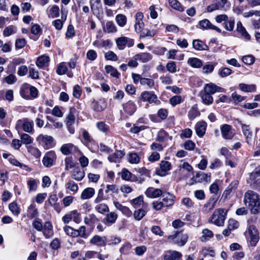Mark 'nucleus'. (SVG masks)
<instances>
[{
    "instance_id": "5",
    "label": "nucleus",
    "mask_w": 260,
    "mask_h": 260,
    "mask_svg": "<svg viewBox=\"0 0 260 260\" xmlns=\"http://www.w3.org/2000/svg\"><path fill=\"white\" fill-rule=\"evenodd\" d=\"M39 144L45 149H49L54 146V139L52 136L47 135L40 134L36 138Z\"/></svg>"
},
{
    "instance_id": "61",
    "label": "nucleus",
    "mask_w": 260,
    "mask_h": 260,
    "mask_svg": "<svg viewBox=\"0 0 260 260\" xmlns=\"http://www.w3.org/2000/svg\"><path fill=\"white\" fill-rule=\"evenodd\" d=\"M146 214V211L143 209H138L135 211L134 217L136 220H141Z\"/></svg>"
},
{
    "instance_id": "39",
    "label": "nucleus",
    "mask_w": 260,
    "mask_h": 260,
    "mask_svg": "<svg viewBox=\"0 0 260 260\" xmlns=\"http://www.w3.org/2000/svg\"><path fill=\"white\" fill-rule=\"evenodd\" d=\"M239 88L242 91L247 92H254L256 90V86L254 84L248 85L241 83L239 85Z\"/></svg>"
},
{
    "instance_id": "23",
    "label": "nucleus",
    "mask_w": 260,
    "mask_h": 260,
    "mask_svg": "<svg viewBox=\"0 0 260 260\" xmlns=\"http://www.w3.org/2000/svg\"><path fill=\"white\" fill-rule=\"evenodd\" d=\"M152 58V55L148 52H141L134 56V59L143 63L149 62Z\"/></svg>"
},
{
    "instance_id": "15",
    "label": "nucleus",
    "mask_w": 260,
    "mask_h": 260,
    "mask_svg": "<svg viewBox=\"0 0 260 260\" xmlns=\"http://www.w3.org/2000/svg\"><path fill=\"white\" fill-rule=\"evenodd\" d=\"M140 99L143 102L151 104L156 102L157 97L152 91H144L141 94Z\"/></svg>"
},
{
    "instance_id": "57",
    "label": "nucleus",
    "mask_w": 260,
    "mask_h": 260,
    "mask_svg": "<svg viewBox=\"0 0 260 260\" xmlns=\"http://www.w3.org/2000/svg\"><path fill=\"white\" fill-rule=\"evenodd\" d=\"M64 232L65 233L72 237L75 238L76 237V233L75 229L73 228L72 227L68 225H66L63 228Z\"/></svg>"
},
{
    "instance_id": "2",
    "label": "nucleus",
    "mask_w": 260,
    "mask_h": 260,
    "mask_svg": "<svg viewBox=\"0 0 260 260\" xmlns=\"http://www.w3.org/2000/svg\"><path fill=\"white\" fill-rule=\"evenodd\" d=\"M226 210L223 208H218L214 210L208 222L217 226H223L226 218Z\"/></svg>"
},
{
    "instance_id": "58",
    "label": "nucleus",
    "mask_w": 260,
    "mask_h": 260,
    "mask_svg": "<svg viewBox=\"0 0 260 260\" xmlns=\"http://www.w3.org/2000/svg\"><path fill=\"white\" fill-rule=\"evenodd\" d=\"M70 213L72 220L73 219V220L77 223H79L80 222V221H81L80 214L79 213H78L77 210H73V211H71Z\"/></svg>"
},
{
    "instance_id": "36",
    "label": "nucleus",
    "mask_w": 260,
    "mask_h": 260,
    "mask_svg": "<svg viewBox=\"0 0 260 260\" xmlns=\"http://www.w3.org/2000/svg\"><path fill=\"white\" fill-rule=\"evenodd\" d=\"M187 63L191 67L199 68L203 65L202 61L196 57H190L187 60Z\"/></svg>"
},
{
    "instance_id": "26",
    "label": "nucleus",
    "mask_w": 260,
    "mask_h": 260,
    "mask_svg": "<svg viewBox=\"0 0 260 260\" xmlns=\"http://www.w3.org/2000/svg\"><path fill=\"white\" fill-rule=\"evenodd\" d=\"M123 108L124 111L130 115H132L136 110L135 104L131 101H129L124 104Z\"/></svg>"
},
{
    "instance_id": "48",
    "label": "nucleus",
    "mask_w": 260,
    "mask_h": 260,
    "mask_svg": "<svg viewBox=\"0 0 260 260\" xmlns=\"http://www.w3.org/2000/svg\"><path fill=\"white\" fill-rule=\"evenodd\" d=\"M238 183L239 182L237 180L232 181L224 191V193L226 196L229 194L231 192L235 191L238 186Z\"/></svg>"
},
{
    "instance_id": "31",
    "label": "nucleus",
    "mask_w": 260,
    "mask_h": 260,
    "mask_svg": "<svg viewBox=\"0 0 260 260\" xmlns=\"http://www.w3.org/2000/svg\"><path fill=\"white\" fill-rule=\"evenodd\" d=\"M175 196L170 193H167L164 195V198L162 199L164 206L169 207L174 204V199Z\"/></svg>"
},
{
    "instance_id": "8",
    "label": "nucleus",
    "mask_w": 260,
    "mask_h": 260,
    "mask_svg": "<svg viewBox=\"0 0 260 260\" xmlns=\"http://www.w3.org/2000/svg\"><path fill=\"white\" fill-rule=\"evenodd\" d=\"M242 131L245 137V141L247 144L251 147L254 144V139L252 137V132L250 129V126L245 124H242Z\"/></svg>"
},
{
    "instance_id": "11",
    "label": "nucleus",
    "mask_w": 260,
    "mask_h": 260,
    "mask_svg": "<svg viewBox=\"0 0 260 260\" xmlns=\"http://www.w3.org/2000/svg\"><path fill=\"white\" fill-rule=\"evenodd\" d=\"M173 136L169 134L168 132L163 129H160L156 135V141L164 143L165 145H168L169 142H172Z\"/></svg>"
},
{
    "instance_id": "40",
    "label": "nucleus",
    "mask_w": 260,
    "mask_h": 260,
    "mask_svg": "<svg viewBox=\"0 0 260 260\" xmlns=\"http://www.w3.org/2000/svg\"><path fill=\"white\" fill-rule=\"evenodd\" d=\"M105 69L107 74H109L111 76L115 78H119L120 73L117 70L110 65L106 66Z\"/></svg>"
},
{
    "instance_id": "64",
    "label": "nucleus",
    "mask_w": 260,
    "mask_h": 260,
    "mask_svg": "<svg viewBox=\"0 0 260 260\" xmlns=\"http://www.w3.org/2000/svg\"><path fill=\"white\" fill-rule=\"evenodd\" d=\"M242 61L247 65H251L254 63L255 58L251 55H247L243 57Z\"/></svg>"
},
{
    "instance_id": "14",
    "label": "nucleus",
    "mask_w": 260,
    "mask_h": 260,
    "mask_svg": "<svg viewBox=\"0 0 260 260\" xmlns=\"http://www.w3.org/2000/svg\"><path fill=\"white\" fill-rule=\"evenodd\" d=\"M222 137L226 140H231L234 136V133L232 126L229 124H224L220 127Z\"/></svg>"
},
{
    "instance_id": "22",
    "label": "nucleus",
    "mask_w": 260,
    "mask_h": 260,
    "mask_svg": "<svg viewBox=\"0 0 260 260\" xmlns=\"http://www.w3.org/2000/svg\"><path fill=\"white\" fill-rule=\"evenodd\" d=\"M182 256L180 252L169 250L164 255V260H179Z\"/></svg>"
},
{
    "instance_id": "27",
    "label": "nucleus",
    "mask_w": 260,
    "mask_h": 260,
    "mask_svg": "<svg viewBox=\"0 0 260 260\" xmlns=\"http://www.w3.org/2000/svg\"><path fill=\"white\" fill-rule=\"evenodd\" d=\"M84 172L79 167L74 169L72 173V177L77 181H81L84 177Z\"/></svg>"
},
{
    "instance_id": "60",
    "label": "nucleus",
    "mask_w": 260,
    "mask_h": 260,
    "mask_svg": "<svg viewBox=\"0 0 260 260\" xmlns=\"http://www.w3.org/2000/svg\"><path fill=\"white\" fill-rule=\"evenodd\" d=\"M26 44L25 39H17L15 42L16 49H20L23 48Z\"/></svg>"
},
{
    "instance_id": "51",
    "label": "nucleus",
    "mask_w": 260,
    "mask_h": 260,
    "mask_svg": "<svg viewBox=\"0 0 260 260\" xmlns=\"http://www.w3.org/2000/svg\"><path fill=\"white\" fill-rule=\"evenodd\" d=\"M20 139L22 143L25 145L30 144L33 142V138L28 134L25 133L21 135Z\"/></svg>"
},
{
    "instance_id": "34",
    "label": "nucleus",
    "mask_w": 260,
    "mask_h": 260,
    "mask_svg": "<svg viewBox=\"0 0 260 260\" xmlns=\"http://www.w3.org/2000/svg\"><path fill=\"white\" fill-rule=\"evenodd\" d=\"M75 108L72 107L70 109L69 113L66 118V125H73L74 123L75 120Z\"/></svg>"
},
{
    "instance_id": "7",
    "label": "nucleus",
    "mask_w": 260,
    "mask_h": 260,
    "mask_svg": "<svg viewBox=\"0 0 260 260\" xmlns=\"http://www.w3.org/2000/svg\"><path fill=\"white\" fill-rule=\"evenodd\" d=\"M115 42L119 50H123L126 47H131L134 44V40L126 37H120L115 40Z\"/></svg>"
},
{
    "instance_id": "49",
    "label": "nucleus",
    "mask_w": 260,
    "mask_h": 260,
    "mask_svg": "<svg viewBox=\"0 0 260 260\" xmlns=\"http://www.w3.org/2000/svg\"><path fill=\"white\" fill-rule=\"evenodd\" d=\"M117 217L118 216L116 213L111 212L107 215L105 220L107 223L113 224L115 222Z\"/></svg>"
},
{
    "instance_id": "4",
    "label": "nucleus",
    "mask_w": 260,
    "mask_h": 260,
    "mask_svg": "<svg viewBox=\"0 0 260 260\" xmlns=\"http://www.w3.org/2000/svg\"><path fill=\"white\" fill-rule=\"evenodd\" d=\"M188 238L187 234L178 231H175L172 235L167 237L169 242L179 246H184L187 242Z\"/></svg>"
},
{
    "instance_id": "1",
    "label": "nucleus",
    "mask_w": 260,
    "mask_h": 260,
    "mask_svg": "<svg viewBox=\"0 0 260 260\" xmlns=\"http://www.w3.org/2000/svg\"><path fill=\"white\" fill-rule=\"evenodd\" d=\"M244 202L252 214L260 212V198L256 192L247 191L244 195Z\"/></svg>"
},
{
    "instance_id": "24",
    "label": "nucleus",
    "mask_w": 260,
    "mask_h": 260,
    "mask_svg": "<svg viewBox=\"0 0 260 260\" xmlns=\"http://www.w3.org/2000/svg\"><path fill=\"white\" fill-rule=\"evenodd\" d=\"M145 193L149 198H156L161 196L163 193V191L159 188L149 187L147 189Z\"/></svg>"
},
{
    "instance_id": "38",
    "label": "nucleus",
    "mask_w": 260,
    "mask_h": 260,
    "mask_svg": "<svg viewBox=\"0 0 260 260\" xmlns=\"http://www.w3.org/2000/svg\"><path fill=\"white\" fill-rule=\"evenodd\" d=\"M50 60L48 56L43 55L39 56L36 61V65L40 68H43Z\"/></svg>"
},
{
    "instance_id": "50",
    "label": "nucleus",
    "mask_w": 260,
    "mask_h": 260,
    "mask_svg": "<svg viewBox=\"0 0 260 260\" xmlns=\"http://www.w3.org/2000/svg\"><path fill=\"white\" fill-rule=\"evenodd\" d=\"M92 109L96 111H101L105 109V106L102 101L99 102L94 101L92 103Z\"/></svg>"
},
{
    "instance_id": "35",
    "label": "nucleus",
    "mask_w": 260,
    "mask_h": 260,
    "mask_svg": "<svg viewBox=\"0 0 260 260\" xmlns=\"http://www.w3.org/2000/svg\"><path fill=\"white\" fill-rule=\"evenodd\" d=\"M195 177L199 178L198 181L199 182H210L211 181V174L208 175L204 172L197 173L196 174Z\"/></svg>"
},
{
    "instance_id": "20",
    "label": "nucleus",
    "mask_w": 260,
    "mask_h": 260,
    "mask_svg": "<svg viewBox=\"0 0 260 260\" xmlns=\"http://www.w3.org/2000/svg\"><path fill=\"white\" fill-rule=\"evenodd\" d=\"M90 8L94 15H98L102 11L101 0H90Z\"/></svg>"
},
{
    "instance_id": "56",
    "label": "nucleus",
    "mask_w": 260,
    "mask_h": 260,
    "mask_svg": "<svg viewBox=\"0 0 260 260\" xmlns=\"http://www.w3.org/2000/svg\"><path fill=\"white\" fill-rule=\"evenodd\" d=\"M9 208L14 215L18 216L20 214V209L16 203H11L9 204Z\"/></svg>"
},
{
    "instance_id": "44",
    "label": "nucleus",
    "mask_w": 260,
    "mask_h": 260,
    "mask_svg": "<svg viewBox=\"0 0 260 260\" xmlns=\"http://www.w3.org/2000/svg\"><path fill=\"white\" fill-rule=\"evenodd\" d=\"M117 24L120 27H123L126 23V17L123 14H118L115 17Z\"/></svg>"
},
{
    "instance_id": "13",
    "label": "nucleus",
    "mask_w": 260,
    "mask_h": 260,
    "mask_svg": "<svg viewBox=\"0 0 260 260\" xmlns=\"http://www.w3.org/2000/svg\"><path fill=\"white\" fill-rule=\"evenodd\" d=\"M56 159L55 152L53 151H49L44 155L42 160L43 164L46 167H50L53 165Z\"/></svg>"
},
{
    "instance_id": "59",
    "label": "nucleus",
    "mask_w": 260,
    "mask_h": 260,
    "mask_svg": "<svg viewBox=\"0 0 260 260\" xmlns=\"http://www.w3.org/2000/svg\"><path fill=\"white\" fill-rule=\"evenodd\" d=\"M65 169L69 170L74 166V162L72 157H67L64 159Z\"/></svg>"
},
{
    "instance_id": "52",
    "label": "nucleus",
    "mask_w": 260,
    "mask_h": 260,
    "mask_svg": "<svg viewBox=\"0 0 260 260\" xmlns=\"http://www.w3.org/2000/svg\"><path fill=\"white\" fill-rule=\"evenodd\" d=\"M140 38L141 39L145 38H151L153 37L156 34V31L155 30H146L144 31H142L140 32Z\"/></svg>"
},
{
    "instance_id": "10",
    "label": "nucleus",
    "mask_w": 260,
    "mask_h": 260,
    "mask_svg": "<svg viewBox=\"0 0 260 260\" xmlns=\"http://www.w3.org/2000/svg\"><path fill=\"white\" fill-rule=\"evenodd\" d=\"M171 163L168 161L162 160L159 164V168L156 169V174L160 176H165L168 174V171L171 169Z\"/></svg>"
},
{
    "instance_id": "6",
    "label": "nucleus",
    "mask_w": 260,
    "mask_h": 260,
    "mask_svg": "<svg viewBox=\"0 0 260 260\" xmlns=\"http://www.w3.org/2000/svg\"><path fill=\"white\" fill-rule=\"evenodd\" d=\"M15 127L18 131L22 128L26 133H32L34 131V122L26 118L19 119L17 121Z\"/></svg>"
},
{
    "instance_id": "3",
    "label": "nucleus",
    "mask_w": 260,
    "mask_h": 260,
    "mask_svg": "<svg viewBox=\"0 0 260 260\" xmlns=\"http://www.w3.org/2000/svg\"><path fill=\"white\" fill-rule=\"evenodd\" d=\"M20 94L25 99L31 100L38 96V90L35 87L24 83L20 87Z\"/></svg>"
},
{
    "instance_id": "43",
    "label": "nucleus",
    "mask_w": 260,
    "mask_h": 260,
    "mask_svg": "<svg viewBox=\"0 0 260 260\" xmlns=\"http://www.w3.org/2000/svg\"><path fill=\"white\" fill-rule=\"evenodd\" d=\"M104 30L108 33H114L117 31V28L115 24L112 21H107Z\"/></svg>"
},
{
    "instance_id": "32",
    "label": "nucleus",
    "mask_w": 260,
    "mask_h": 260,
    "mask_svg": "<svg viewBox=\"0 0 260 260\" xmlns=\"http://www.w3.org/2000/svg\"><path fill=\"white\" fill-rule=\"evenodd\" d=\"M179 168L180 173L183 174L185 170L187 171V173L185 174V176L186 177H188L189 176V173L193 171L191 166L186 162H184L180 165Z\"/></svg>"
},
{
    "instance_id": "19",
    "label": "nucleus",
    "mask_w": 260,
    "mask_h": 260,
    "mask_svg": "<svg viewBox=\"0 0 260 260\" xmlns=\"http://www.w3.org/2000/svg\"><path fill=\"white\" fill-rule=\"evenodd\" d=\"M200 27L203 29H213L218 32H220L221 30L217 26L213 25L209 20L204 19L199 21Z\"/></svg>"
},
{
    "instance_id": "42",
    "label": "nucleus",
    "mask_w": 260,
    "mask_h": 260,
    "mask_svg": "<svg viewBox=\"0 0 260 260\" xmlns=\"http://www.w3.org/2000/svg\"><path fill=\"white\" fill-rule=\"evenodd\" d=\"M202 236L201 237V240L203 242L206 241L213 237V233L210 230L205 229L203 230Z\"/></svg>"
},
{
    "instance_id": "16",
    "label": "nucleus",
    "mask_w": 260,
    "mask_h": 260,
    "mask_svg": "<svg viewBox=\"0 0 260 260\" xmlns=\"http://www.w3.org/2000/svg\"><path fill=\"white\" fill-rule=\"evenodd\" d=\"M143 18L144 15L142 12H137L135 15V29L137 33L141 32L143 29L144 26V24L143 22Z\"/></svg>"
},
{
    "instance_id": "63",
    "label": "nucleus",
    "mask_w": 260,
    "mask_h": 260,
    "mask_svg": "<svg viewBox=\"0 0 260 260\" xmlns=\"http://www.w3.org/2000/svg\"><path fill=\"white\" fill-rule=\"evenodd\" d=\"M171 105L174 107L176 105L181 103L182 101V98L180 95H175L171 98L169 100Z\"/></svg>"
},
{
    "instance_id": "17",
    "label": "nucleus",
    "mask_w": 260,
    "mask_h": 260,
    "mask_svg": "<svg viewBox=\"0 0 260 260\" xmlns=\"http://www.w3.org/2000/svg\"><path fill=\"white\" fill-rule=\"evenodd\" d=\"M90 243L98 246L104 247L107 244V238L105 236L102 237L97 235H94L90 240Z\"/></svg>"
},
{
    "instance_id": "25",
    "label": "nucleus",
    "mask_w": 260,
    "mask_h": 260,
    "mask_svg": "<svg viewBox=\"0 0 260 260\" xmlns=\"http://www.w3.org/2000/svg\"><path fill=\"white\" fill-rule=\"evenodd\" d=\"M124 154L125 153L123 151L117 150L114 153L109 155L108 159L111 162H119Z\"/></svg>"
},
{
    "instance_id": "33",
    "label": "nucleus",
    "mask_w": 260,
    "mask_h": 260,
    "mask_svg": "<svg viewBox=\"0 0 260 260\" xmlns=\"http://www.w3.org/2000/svg\"><path fill=\"white\" fill-rule=\"evenodd\" d=\"M192 46L197 50H205L208 48V46L202 41L200 40H194L192 41Z\"/></svg>"
},
{
    "instance_id": "62",
    "label": "nucleus",
    "mask_w": 260,
    "mask_h": 260,
    "mask_svg": "<svg viewBox=\"0 0 260 260\" xmlns=\"http://www.w3.org/2000/svg\"><path fill=\"white\" fill-rule=\"evenodd\" d=\"M66 188L74 192H76L78 189L77 184L73 181H70L67 183Z\"/></svg>"
},
{
    "instance_id": "55",
    "label": "nucleus",
    "mask_w": 260,
    "mask_h": 260,
    "mask_svg": "<svg viewBox=\"0 0 260 260\" xmlns=\"http://www.w3.org/2000/svg\"><path fill=\"white\" fill-rule=\"evenodd\" d=\"M16 31V28L13 25L9 26L6 27L3 31V35L5 37H9Z\"/></svg>"
},
{
    "instance_id": "9",
    "label": "nucleus",
    "mask_w": 260,
    "mask_h": 260,
    "mask_svg": "<svg viewBox=\"0 0 260 260\" xmlns=\"http://www.w3.org/2000/svg\"><path fill=\"white\" fill-rule=\"evenodd\" d=\"M248 232L249 235L250 245L252 247H255L259 239L258 231L255 226L250 225L248 228Z\"/></svg>"
},
{
    "instance_id": "41",
    "label": "nucleus",
    "mask_w": 260,
    "mask_h": 260,
    "mask_svg": "<svg viewBox=\"0 0 260 260\" xmlns=\"http://www.w3.org/2000/svg\"><path fill=\"white\" fill-rule=\"evenodd\" d=\"M82 136L84 141V143L87 145L89 143L92 144L94 142L93 139L90 135L89 133L85 129H81Z\"/></svg>"
},
{
    "instance_id": "53",
    "label": "nucleus",
    "mask_w": 260,
    "mask_h": 260,
    "mask_svg": "<svg viewBox=\"0 0 260 260\" xmlns=\"http://www.w3.org/2000/svg\"><path fill=\"white\" fill-rule=\"evenodd\" d=\"M95 209L96 211L101 214H105L106 212L109 211L108 206L105 203L98 204L95 207Z\"/></svg>"
},
{
    "instance_id": "28",
    "label": "nucleus",
    "mask_w": 260,
    "mask_h": 260,
    "mask_svg": "<svg viewBox=\"0 0 260 260\" xmlns=\"http://www.w3.org/2000/svg\"><path fill=\"white\" fill-rule=\"evenodd\" d=\"M169 6L174 10L182 12L185 7L178 0H168Z\"/></svg>"
},
{
    "instance_id": "18",
    "label": "nucleus",
    "mask_w": 260,
    "mask_h": 260,
    "mask_svg": "<svg viewBox=\"0 0 260 260\" xmlns=\"http://www.w3.org/2000/svg\"><path fill=\"white\" fill-rule=\"evenodd\" d=\"M223 89L216 86L215 84L210 83L205 85L203 91L210 94H213L216 92H222Z\"/></svg>"
},
{
    "instance_id": "47",
    "label": "nucleus",
    "mask_w": 260,
    "mask_h": 260,
    "mask_svg": "<svg viewBox=\"0 0 260 260\" xmlns=\"http://www.w3.org/2000/svg\"><path fill=\"white\" fill-rule=\"evenodd\" d=\"M140 84L147 88H151L154 86V81L150 78H143Z\"/></svg>"
},
{
    "instance_id": "30",
    "label": "nucleus",
    "mask_w": 260,
    "mask_h": 260,
    "mask_svg": "<svg viewBox=\"0 0 260 260\" xmlns=\"http://www.w3.org/2000/svg\"><path fill=\"white\" fill-rule=\"evenodd\" d=\"M76 147L71 143L63 145L60 148L61 152L64 155H68L76 150Z\"/></svg>"
},
{
    "instance_id": "37",
    "label": "nucleus",
    "mask_w": 260,
    "mask_h": 260,
    "mask_svg": "<svg viewBox=\"0 0 260 260\" xmlns=\"http://www.w3.org/2000/svg\"><path fill=\"white\" fill-rule=\"evenodd\" d=\"M200 93L201 94L202 102L204 104L207 105H209L213 103V99L211 96V94L206 93L203 91H201Z\"/></svg>"
},
{
    "instance_id": "46",
    "label": "nucleus",
    "mask_w": 260,
    "mask_h": 260,
    "mask_svg": "<svg viewBox=\"0 0 260 260\" xmlns=\"http://www.w3.org/2000/svg\"><path fill=\"white\" fill-rule=\"evenodd\" d=\"M75 232H76V237L80 236L84 239H86L88 237L86 227L84 225L80 226L78 230H75Z\"/></svg>"
},
{
    "instance_id": "54",
    "label": "nucleus",
    "mask_w": 260,
    "mask_h": 260,
    "mask_svg": "<svg viewBox=\"0 0 260 260\" xmlns=\"http://www.w3.org/2000/svg\"><path fill=\"white\" fill-rule=\"evenodd\" d=\"M96 127L99 131L104 133H107L109 131V125L103 121L97 122Z\"/></svg>"
},
{
    "instance_id": "45",
    "label": "nucleus",
    "mask_w": 260,
    "mask_h": 260,
    "mask_svg": "<svg viewBox=\"0 0 260 260\" xmlns=\"http://www.w3.org/2000/svg\"><path fill=\"white\" fill-rule=\"evenodd\" d=\"M38 214V210L36 208L35 206L33 204L30 205L28 208L27 216L32 219L36 217Z\"/></svg>"
},
{
    "instance_id": "12",
    "label": "nucleus",
    "mask_w": 260,
    "mask_h": 260,
    "mask_svg": "<svg viewBox=\"0 0 260 260\" xmlns=\"http://www.w3.org/2000/svg\"><path fill=\"white\" fill-rule=\"evenodd\" d=\"M218 198L215 195L210 197L206 203L202 208V212L204 213H208L213 210L217 203Z\"/></svg>"
},
{
    "instance_id": "21",
    "label": "nucleus",
    "mask_w": 260,
    "mask_h": 260,
    "mask_svg": "<svg viewBox=\"0 0 260 260\" xmlns=\"http://www.w3.org/2000/svg\"><path fill=\"white\" fill-rule=\"evenodd\" d=\"M206 127L207 123L205 121H201L197 122L195 125L197 135L200 137H202L205 134Z\"/></svg>"
},
{
    "instance_id": "29",
    "label": "nucleus",
    "mask_w": 260,
    "mask_h": 260,
    "mask_svg": "<svg viewBox=\"0 0 260 260\" xmlns=\"http://www.w3.org/2000/svg\"><path fill=\"white\" fill-rule=\"evenodd\" d=\"M95 193V190L93 188L87 187L84 189L81 194L82 200H87L91 198Z\"/></svg>"
}]
</instances>
